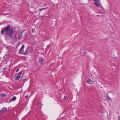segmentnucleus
Wrapping results in <instances>:
<instances>
[{
    "mask_svg": "<svg viewBox=\"0 0 120 120\" xmlns=\"http://www.w3.org/2000/svg\"><path fill=\"white\" fill-rule=\"evenodd\" d=\"M11 25H8V26L5 28H3L1 31V34L2 35H8L7 38H12L13 37V34L15 33V31L13 30L12 28H10Z\"/></svg>",
    "mask_w": 120,
    "mask_h": 120,
    "instance_id": "obj_1",
    "label": "nucleus"
},
{
    "mask_svg": "<svg viewBox=\"0 0 120 120\" xmlns=\"http://www.w3.org/2000/svg\"><path fill=\"white\" fill-rule=\"evenodd\" d=\"M44 61L43 58L42 57H40L39 59L38 63L40 65H42Z\"/></svg>",
    "mask_w": 120,
    "mask_h": 120,
    "instance_id": "obj_2",
    "label": "nucleus"
},
{
    "mask_svg": "<svg viewBox=\"0 0 120 120\" xmlns=\"http://www.w3.org/2000/svg\"><path fill=\"white\" fill-rule=\"evenodd\" d=\"M24 47V45H22L21 48L20 49V50L19 51V53L20 54H22L23 53L22 52L23 51V49Z\"/></svg>",
    "mask_w": 120,
    "mask_h": 120,
    "instance_id": "obj_3",
    "label": "nucleus"
},
{
    "mask_svg": "<svg viewBox=\"0 0 120 120\" xmlns=\"http://www.w3.org/2000/svg\"><path fill=\"white\" fill-rule=\"evenodd\" d=\"M7 108L6 107L3 108L0 111V112H5L7 111Z\"/></svg>",
    "mask_w": 120,
    "mask_h": 120,
    "instance_id": "obj_4",
    "label": "nucleus"
},
{
    "mask_svg": "<svg viewBox=\"0 0 120 120\" xmlns=\"http://www.w3.org/2000/svg\"><path fill=\"white\" fill-rule=\"evenodd\" d=\"M87 82L88 84H93L94 83V82L91 80L90 79H89L87 81Z\"/></svg>",
    "mask_w": 120,
    "mask_h": 120,
    "instance_id": "obj_5",
    "label": "nucleus"
},
{
    "mask_svg": "<svg viewBox=\"0 0 120 120\" xmlns=\"http://www.w3.org/2000/svg\"><path fill=\"white\" fill-rule=\"evenodd\" d=\"M16 99V98L15 97L12 98L11 99H10V100L9 101V102H8V103L11 102L12 101H14Z\"/></svg>",
    "mask_w": 120,
    "mask_h": 120,
    "instance_id": "obj_6",
    "label": "nucleus"
},
{
    "mask_svg": "<svg viewBox=\"0 0 120 120\" xmlns=\"http://www.w3.org/2000/svg\"><path fill=\"white\" fill-rule=\"evenodd\" d=\"M29 48H28L27 49V50H26L25 52H24L23 53V55H25L27 54V53L28 51L29 50Z\"/></svg>",
    "mask_w": 120,
    "mask_h": 120,
    "instance_id": "obj_7",
    "label": "nucleus"
},
{
    "mask_svg": "<svg viewBox=\"0 0 120 120\" xmlns=\"http://www.w3.org/2000/svg\"><path fill=\"white\" fill-rule=\"evenodd\" d=\"M20 77L21 76H17L15 77V79L16 80H17L20 78Z\"/></svg>",
    "mask_w": 120,
    "mask_h": 120,
    "instance_id": "obj_8",
    "label": "nucleus"
},
{
    "mask_svg": "<svg viewBox=\"0 0 120 120\" xmlns=\"http://www.w3.org/2000/svg\"><path fill=\"white\" fill-rule=\"evenodd\" d=\"M94 4H95L98 7H99V4L97 3L96 2H94Z\"/></svg>",
    "mask_w": 120,
    "mask_h": 120,
    "instance_id": "obj_9",
    "label": "nucleus"
},
{
    "mask_svg": "<svg viewBox=\"0 0 120 120\" xmlns=\"http://www.w3.org/2000/svg\"><path fill=\"white\" fill-rule=\"evenodd\" d=\"M46 9V8H41L39 9V10L40 11H41L42 10H45Z\"/></svg>",
    "mask_w": 120,
    "mask_h": 120,
    "instance_id": "obj_10",
    "label": "nucleus"
},
{
    "mask_svg": "<svg viewBox=\"0 0 120 120\" xmlns=\"http://www.w3.org/2000/svg\"><path fill=\"white\" fill-rule=\"evenodd\" d=\"M42 104L41 103H40L38 104V105L39 106H40L41 107H42Z\"/></svg>",
    "mask_w": 120,
    "mask_h": 120,
    "instance_id": "obj_11",
    "label": "nucleus"
},
{
    "mask_svg": "<svg viewBox=\"0 0 120 120\" xmlns=\"http://www.w3.org/2000/svg\"><path fill=\"white\" fill-rule=\"evenodd\" d=\"M110 98L108 96L107 98H106V100L107 101H109V100Z\"/></svg>",
    "mask_w": 120,
    "mask_h": 120,
    "instance_id": "obj_12",
    "label": "nucleus"
},
{
    "mask_svg": "<svg viewBox=\"0 0 120 120\" xmlns=\"http://www.w3.org/2000/svg\"><path fill=\"white\" fill-rule=\"evenodd\" d=\"M22 71H20L19 73L17 74L18 75H20L21 74H22Z\"/></svg>",
    "mask_w": 120,
    "mask_h": 120,
    "instance_id": "obj_13",
    "label": "nucleus"
},
{
    "mask_svg": "<svg viewBox=\"0 0 120 120\" xmlns=\"http://www.w3.org/2000/svg\"><path fill=\"white\" fill-rule=\"evenodd\" d=\"M2 96H6V94H1Z\"/></svg>",
    "mask_w": 120,
    "mask_h": 120,
    "instance_id": "obj_14",
    "label": "nucleus"
},
{
    "mask_svg": "<svg viewBox=\"0 0 120 120\" xmlns=\"http://www.w3.org/2000/svg\"><path fill=\"white\" fill-rule=\"evenodd\" d=\"M87 53V52H85L84 53H83V55L84 56H85L86 54Z\"/></svg>",
    "mask_w": 120,
    "mask_h": 120,
    "instance_id": "obj_15",
    "label": "nucleus"
},
{
    "mask_svg": "<svg viewBox=\"0 0 120 120\" xmlns=\"http://www.w3.org/2000/svg\"><path fill=\"white\" fill-rule=\"evenodd\" d=\"M64 98L65 99H67L68 98V97L67 96H65L64 97Z\"/></svg>",
    "mask_w": 120,
    "mask_h": 120,
    "instance_id": "obj_16",
    "label": "nucleus"
},
{
    "mask_svg": "<svg viewBox=\"0 0 120 120\" xmlns=\"http://www.w3.org/2000/svg\"><path fill=\"white\" fill-rule=\"evenodd\" d=\"M35 30H34L33 29H32V32L33 33L35 32Z\"/></svg>",
    "mask_w": 120,
    "mask_h": 120,
    "instance_id": "obj_17",
    "label": "nucleus"
},
{
    "mask_svg": "<svg viewBox=\"0 0 120 120\" xmlns=\"http://www.w3.org/2000/svg\"><path fill=\"white\" fill-rule=\"evenodd\" d=\"M28 95H27L25 97V98H26V99H27V98H28Z\"/></svg>",
    "mask_w": 120,
    "mask_h": 120,
    "instance_id": "obj_18",
    "label": "nucleus"
},
{
    "mask_svg": "<svg viewBox=\"0 0 120 120\" xmlns=\"http://www.w3.org/2000/svg\"><path fill=\"white\" fill-rule=\"evenodd\" d=\"M22 34H21L19 36V37L20 38H21V37H22Z\"/></svg>",
    "mask_w": 120,
    "mask_h": 120,
    "instance_id": "obj_19",
    "label": "nucleus"
},
{
    "mask_svg": "<svg viewBox=\"0 0 120 120\" xmlns=\"http://www.w3.org/2000/svg\"><path fill=\"white\" fill-rule=\"evenodd\" d=\"M19 69H17V70H16V72H18V71H19Z\"/></svg>",
    "mask_w": 120,
    "mask_h": 120,
    "instance_id": "obj_20",
    "label": "nucleus"
},
{
    "mask_svg": "<svg viewBox=\"0 0 120 120\" xmlns=\"http://www.w3.org/2000/svg\"><path fill=\"white\" fill-rule=\"evenodd\" d=\"M100 0H98V1H97L98 3H100V2L99 1Z\"/></svg>",
    "mask_w": 120,
    "mask_h": 120,
    "instance_id": "obj_21",
    "label": "nucleus"
},
{
    "mask_svg": "<svg viewBox=\"0 0 120 120\" xmlns=\"http://www.w3.org/2000/svg\"><path fill=\"white\" fill-rule=\"evenodd\" d=\"M6 69V68H5L3 69V70L4 71Z\"/></svg>",
    "mask_w": 120,
    "mask_h": 120,
    "instance_id": "obj_22",
    "label": "nucleus"
},
{
    "mask_svg": "<svg viewBox=\"0 0 120 120\" xmlns=\"http://www.w3.org/2000/svg\"><path fill=\"white\" fill-rule=\"evenodd\" d=\"M93 0L94 1H95V2H97V1H98V0Z\"/></svg>",
    "mask_w": 120,
    "mask_h": 120,
    "instance_id": "obj_23",
    "label": "nucleus"
},
{
    "mask_svg": "<svg viewBox=\"0 0 120 120\" xmlns=\"http://www.w3.org/2000/svg\"><path fill=\"white\" fill-rule=\"evenodd\" d=\"M118 120H120V118H118Z\"/></svg>",
    "mask_w": 120,
    "mask_h": 120,
    "instance_id": "obj_24",
    "label": "nucleus"
}]
</instances>
